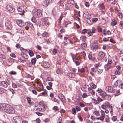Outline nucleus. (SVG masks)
Here are the masks:
<instances>
[{
  "label": "nucleus",
  "instance_id": "37",
  "mask_svg": "<svg viewBox=\"0 0 123 123\" xmlns=\"http://www.w3.org/2000/svg\"><path fill=\"white\" fill-rule=\"evenodd\" d=\"M64 39L65 41L64 42H65L66 43H68V41H69V39L67 37H64Z\"/></svg>",
  "mask_w": 123,
  "mask_h": 123
},
{
  "label": "nucleus",
  "instance_id": "39",
  "mask_svg": "<svg viewBox=\"0 0 123 123\" xmlns=\"http://www.w3.org/2000/svg\"><path fill=\"white\" fill-rule=\"evenodd\" d=\"M62 120V118L61 117H59L58 119L57 123H61Z\"/></svg>",
  "mask_w": 123,
  "mask_h": 123
},
{
  "label": "nucleus",
  "instance_id": "23",
  "mask_svg": "<svg viewBox=\"0 0 123 123\" xmlns=\"http://www.w3.org/2000/svg\"><path fill=\"white\" fill-rule=\"evenodd\" d=\"M68 74V76L71 78H74L75 77V74L73 73L70 72Z\"/></svg>",
  "mask_w": 123,
  "mask_h": 123
},
{
  "label": "nucleus",
  "instance_id": "24",
  "mask_svg": "<svg viewBox=\"0 0 123 123\" xmlns=\"http://www.w3.org/2000/svg\"><path fill=\"white\" fill-rule=\"evenodd\" d=\"M21 54L22 57L24 59H27L28 58V56L25 54H24L23 53H21Z\"/></svg>",
  "mask_w": 123,
  "mask_h": 123
},
{
  "label": "nucleus",
  "instance_id": "47",
  "mask_svg": "<svg viewBox=\"0 0 123 123\" xmlns=\"http://www.w3.org/2000/svg\"><path fill=\"white\" fill-rule=\"evenodd\" d=\"M78 71L81 73H83L84 72V70L83 68H82L80 69H78Z\"/></svg>",
  "mask_w": 123,
  "mask_h": 123
},
{
  "label": "nucleus",
  "instance_id": "33",
  "mask_svg": "<svg viewBox=\"0 0 123 123\" xmlns=\"http://www.w3.org/2000/svg\"><path fill=\"white\" fill-rule=\"evenodd\" d=\"M28 53L31 56H32L34 55V53L32 51L30 50L28 51Z\"/></svg>",
  "mask_w": 123,
  "mask_h": 123
},
{
  "label": "nucleus",
  "instance_id": "8",
  "mask_svg": "<svg viewBox=\"0 0 123 123\" xmlns=\"http://www.w3.org/2000/svg\"><path fill=\"white\" fill-rule=\"evenodd\" d=\"M25 25L26 26L25 27V28L26 30H28L29 29V27L31 29H32L33 28V26L32 24L29 22H26L25 23Z\"/></svg>",
  "mask_w": 123,
  "mask_h": 123
},
{
  "label": "nucleus",
  "instance_id": "15",
  "mask_svg": "<svg viewBox=\"0 0 123 123\" xmlns=\"http://www.w3.org/2000/svg\"><path fill=\"white\" fill-rule=\"evenodd\" d=\"M59 98L63 102L65 101V99L64 95L61 93L59 94L58 95Z\"/></svg>",
  "mask_w": 123,
  "mask_h": 123
},
{
  "label": "nucleus",
  "instance_id": "55",
  "mask_svg": "<svg viewBox=\"0 0 123 123\" xmlns=\"http://www.w3.org/2000/svg\"><path fill=\"white\" fill-rule=\"evenodd\" d=\"M106 23V21L105 19H104L103 18H102V20L101 21V23L103 24H104Z\"/></svg>",
  "mask_w": 123,
  "mask_h": 123
},
{
  "label": "nucleus",
  "instance_id": "2",
  "mask_svg": "<svg viewBox=\"0 0 123 123\" xmlns=\"http://www.w3.org/2000/svg\"><path fill=\"white\" fill-rule=\"evenodd\" d=\"M38 108L36 109V111L40 112L44 111L45 109V108L44 105L41 103H39L38 105Z\"/></svg>",
  "mask_w": 123,
  "mask_h": 123
},
{
  "label": "nucleus",
  "instance_id": "27",
  "mask_svg": "<svg viewBox=\"0 0 123 123\" xmlns=\"http://www.w3.org/2000/svg\"><path fill=\"white\" fill-rule=\"evenodd\" d=\"M68 5L72 6L74 3V1L73 0H70L68 2Z\"/></svg>",
  "mask_w": 123,
  "mask_h": 123
},
{
  "label": "nucleus",
  "instance_id": "46",
  "mask_svg": "<svg viewBox=\"0 0 123 123\" xmlns=\"http://www.w3.org/2000/svg\"><path fill=\"white\" fill-rule=\"evenodd\" d=\"M82 41L85 42L86 40V37L85 36H83L82 37Z\"/></svg>",
  "mask_w": 123,
  "mask_h": 123
},
{
  "label": "nucleus",
  "instance_id": "18",
  "mask_svg": "<svg viewBox=\"0 0 123 123\" xmlns=\"http://www.w3.org/2000/svg\"><path fill=\"white\" fill-rule=\"evenodd\" d=\"M111 67V65L109 64H107L104 66L105 70L106 71L108 70Z\"/></svg>",
  "mask_w": 123,
  "mask_h": 123
},
{
  "label": "nucleus",
  "instance_id": "61",
  "mask_svg": "<svg viewBox=\"0 0 123 123\" xmlns=\"http://www.w3.org/2000/svg\"><path fill=\"white\" fill-rule=\"evenodd\" d=\"M64 2L63 1L61 0H60L59 2V5L62 6Z\"/></svg>",
  "mask_w": 123,
  "mask_h": 123
},
{
  "label": "nucleus",
  "instance_id": "10",
  "mask_svg": "<svg viewBox=\"0 0 123 123\" xmlns=\"http://www.w3.org/2000/svg\"><path fill=\"white\" fill-rule=\"evenodd\" d=\"M104 56V52L102 51H100L99 53L97 58L98 60H101L103 58Z\"/></svg>",
  "mask_w": 123,
  "mask_h": 123
},
{
  "label": "nucleus",
  "instance_id": "50",
  "mask_svg": "<svg viewBox=\"0 0 123 123\" xmlns=\"http://www.w3.org/2000/svg\"><path fill=\"white\" fill-rule=\"evenodd\" d=\"M12 87L14 88H17V86L16 84L15 83H13L12 85Z\"/></svg>",
  "mask_w": 123,
  "mask_h": 123
},
{
  "label": "nucleus",
  "instance_id": "1",
  "mask_svg": "<svg viewBox=\"0 0 123 123\" xmlns=\"http://www.w3.org/2000/svg\"><path fill=\"white\" fill-rule=\"evenodd\" d=\"M42 11L40 9H34L32 11L33 16L36 18L40 17L42 15Z\"/></svg>",
  "mask_w": 123,
  "mask_h": 123
},
{
  "label": "nucleus",
  "instance_id": "42",
  "mask_svg": "<svg viewBox=\"0 0 123 123\" xmlns=\"http://www.w3.org/2000/svg\"><path fill=\"white\" fill-rule=\"evenodd\" d=\"M104 118V117H102L101 116V117H97L96 118V119L97 120H99V119L102 121H103Z\"/></svg>",
  "mask_w": 123,
  "mask_h": 123
},
{
  "label": "nucleus",
  "instance_id": "52",
  "mask_svg": "<svg viewBox=\"0 0 123 123\" xmlns=\"http://www.w3.org/2000/svg\"><path fill=\"white\" fill-rule=\"evenodd\" d=\"M20 50L21 51H22V52H25L27 51V50L24 49L22 47H21L20 49Z\"/></svg>",
  "mask_w": 123,
  "mask_h": 123
},
{
  "label": "nucleus",
  "instance_id": "12",
  "mask_svg": "<svg viewBox=\"0 0 123 123\" xmlns=\"http://www.w3.org/2000/svg\"><path fill=\"white\" fill-rule=\"evenodd\" d=\"M52 1V0H45L43 2V6L47 7L51 3Z\"/></svg>",
  "mask_w": 123,
  "mask_h": 123
},
{
  "label": "nucleus",
  "instance_id": "11",
  "mask_svg": "<svg viewBox=\"0 0 123 123\" xmlns=\"http://www.w3.org/2000/svg\"><path fill=\"white\" fill-rule=\"evenodd\" d=\"M6 8L10 12L12 13L15 10L14 8L13 7L9 5L7 6Z\"/></svg>",
  "mask_w": 123,
  "mask_h": 123
},
{
  "label": "nucleus",
  "instance_id": "60",
  "mask_svg": "<svg viewBox=\"0 0 123 123\" xmlns=\"http://www.w3.org/2000/svg\"><path fill=\"white\" fill-rule=\"evenodd\" d=\"M117 94H115V96H117L119 94L120 91L119 90H117L116 91Z\"/></svg>",
  "mask_w": 123,
  "mask_h": 123
},
{
  "label": "nucleus",
  "instance_id": "57",
  "mask_svg": "<svg viewBox=\"0 0 123 123\" xmlns=\"http://www.w3.org/2000/svg\"><path fill=\"white\" fill-rule=\"evenodd\" d=\"M97 102H101L102 101V99L99 97H98L97 98Z\"/></svg>",
  "mask_w": 123,
  "mask_h": 123
},
{
  "label": "nucleus",
  "instance_id": "35",
  "mask_svg": "<svg viewBox=\"0 0 123 123\" xmlns=\"http://www.w3.org/2000/svg\"><path fill=\"white\" fill-rule=\"evenodd\" d=\"M9 73L10 74L12 75H15L17 74V73L16 72L13 71H11L10 72H9Z\"/></svg>",
  "mask_w": 123,
  "mask_h": 123
},
{
  "label": "nucleus",
  "instance_id": "32",
  "mask_svg": "<svg viewBox=\"0 0 123 123\" xmlns=\"http://www.w3.org/2000/svg\"><path fill=\"white\" fill-rule=\"evenodd\" d=\"M118 80H117L114 83V84L113 85V86L114 87H116L118 85Z\"/></svg>",
  "mask_w": 123,
  "mask_h": 123
},
{
  "label": "nucleus",
  "instance_id": "59",
  "mask_svg": "<svg viewBox=\"0 0 123 123\" xmlns=\"http://www.w3.org/2000/svg\"><path fill=\"white\" fill-rule=\"evenodd\" d=\"M35 113L36 114L38 115L39 116H41L43 114L42 113L38 112H36Z\"/></svg>",
  "mask_w": 123,
  "mask_h": 123
},
{
  "label": "nucleus",
  "instance_id": "26",
  "mask_svg": "<svg viewBox=\"0 0 123 123\" xmlns=\"http://www.w3.org/2000/svg\"><path fill=\"white\" fill-rule=\"evenodd\" d=\"M88 57L89 59L91 60H94L95 59L94 57H92L91 54H89Z\"/></svg>",
  "mask_w": 123,
  "mask_h": 123
},
{
  "label": "nucleus",
  "instance_id": "53",
  "mask_svg": "<svg viewBox=\"0 0 123 123\" xmlns=\"http://www.w3.org/2000/svg\"><path fill=\"white\" fill-rule=\"evenodd\" d=\"M88 96L86 93H83L82 95V97L83 98H85L86 97Z\"/></svg>",
  "mask_w": 123,
  "mask_h": 123
},
{
  "label": "nucleus",
  "instance_id": "30",
  "mask_svg": "<svg viewBox=\"0 0 123 123\" xmlns=\"http://www.w3.org/2000/svg\"><path fill=\"white\" fill-rule=\"evenodd\" d=\"M88 30L86 29H83L82 31H81V33L82 34H84L85 33H87V32H88Z\"/></svg>",
  "mask_w": 123,
  "mask_h": 123
},
{
  "label": "nucleus",
  "instance_id": "38",
  "mask_svg": "<svg viewBox=\"0 0 123 123\" xmlns=\"http://www.w3.org/2000/svg\"><path fill=\"white\" fill-rule=\"evenodd\" d=\"M97 29L98 31V32H100L102 31V29L101 27L99 26H97Z\"/></svg>",
  "mask_w": 123,
  "mask_h": 123
},
{
  "label": "nucleus",
  "instance_id": "4",
  "mask_svg": "<svg viewBox=\"0 0 123 123\" xmlns=\"http://www.w3.org/2000/svg\"><path fill=\"white\" fill-rule=\"evenodd\" d=\"M13 123H22L23 121L21 117L19 116H16L13 117Z\"/></svg>",
  "mask_w": 123,
  "mask_h": 123
},
{
  "label": "nucleus",
  "instance_id": "64",
  "mask_svg": "<svg viewBox=\"0 0 123 123\" xmlns=\"http://www.w3.org/2000/svg\"><path fill=\"white\" fill-rule=\"evenodd\" d=\"M35 17H33L31 19L32 20V22L34 23H35L36 21V19L35 18Z\"/></svg>",
  "mask_w": 123,
  "mask_h": 123
},
{
  "label": "nucleus",
  "instance_id": "62",
  "mask_svg": "<svg viewBox=\"0 0 123 123\" xmlns=\"http://www.w3.org/2000/svg\"><path fill=\"white\" fill-rule=\"evenodd\" d=\"M10 56L12 57L15 58L16 57V56L15 54L14 53L11 54H10Z\"/></svg>",
  "mask_w": 123,
  "mask_h": 123
},
{
  "label": "nucleus",
  "instance_id": "6",
  "mask_svg": "<svg viewBox=\"0 0 123 123\" xmlns=\"http://www.w3.org/2000/svg\"><path fill=\"white\" fill-rule=\"evenodd\" d=\"M48 20L47 18L45 17H43L41 19L40 23L41 25H45L47 24H48Z\"/></svg>",
  "mask_w": 123,
  "mask_h": 123
},
{
  "label": "nucleus",
  "instance_id": "41",
  "mask_svg": "<svg viewBox=\"0 0 123 123\" xmlns=\"http://www.w3.org/2000/svg\"><path fill=\"white\" fill-rule=\"evenodd\" d=\"M100 112L101 114V116L102 117H103L104 118L105 113L104 111H103L101 110L100 111Z\"/></svg>",
  "mask_w": 123,
  "mask_h": 123
},
{
  "label": "nucleus",
  "instance_id": "3",
  "mask_svg": "<svg viewBox=\"0 0 123 123\" xmlns=\"http://www.w3.org/2000/svg\"><path fill=\"white\" fill-rule=\"evenodd\" d=\"M4 112L9 114H13L14 113V108L11 107V106L9 105V106L7 107Z\"/></svg>",
  "mask_w": 123,
  "mask_h": 123
},
{
  "label": "nucleus",
  "instance_id": "54",
  "mask_svg": "<svg viewBox=\"0 0 123 123\" xmlns=\"http://www.w3.org/2000/svg\"><path fill=\"white\" fill-rule=\"evenodd\" d=\"M120 73V72L116 70L115 72V74L116 75H119Z\"/></svg>",
  "mask_w": 123,
  "mask_h": 123
},
{
  "label": "nucleus",
  "instance_id": "16",
  "mask_svg": "<svg viewBox=\"0 0 123 123\" xmlns=\"http://www.w3.org/2000/svg\"><path fill=\"white\" fill-rule=\"evenodd\" d=\"M87 22L88 23H90L89 22H91V20H92L93 22H96L98 20L97 18H87Z\"/></svg>",
  "mask_w": 123,
  "mask_h": 123
},
{
  "label": "nucleus",
  "instance_id": "20",
  "mask_svg": "<svg viewBox=\"0 0 123 123\" xmlns=\"http://www.w3.org/2000/svg\"><path fill=\"white\" fill-rule=\"evenodd\" d=\"M88 90L89 91L90 93H91L92 95H93L95 94V92L94 91L91 87L88 88Z\"/></svg>",
  "mask_w": 123,
  "mask_h": 123
},
{
  "label": "nucleus",
  "instance_id": "43",
  "mask_svg": "<svg viewBox=\"0 0 123 123\" xmlns=\"http://www.w3.org/2000/svg\"><path fill=\"white\" fill-rule=\"evenodd\" d=\"M46 80L47 81H53V79L52 78L50 77H48L47 79Z\"/></svg>",
  "mask_w": 123,
  "mask_h": 123
},
{
  "label": "nucleus",
  "instance_id": "40",
  "mask_svg": "<svg viewBox=\"0 0 123 123\" xmlns=\"http://www.w3.org/2000/svg\"><path fill=\"white\" fill-rule=\"evenodd\" d=\"M72 111L74 115H75L76 113V109L74 108H73L72 109Z\"/></svg>",
  "mask_w": 123,
  "mask_h": 123
},
{
  "label": "nucleus",
  "instance_id": "25",
  "mask_svg": "<svg viewBox=\"0 0 123 123\" xmlns=\"http://www.w3.org/2000/svg\"><path fill=\"white\" fill-rule=\"evenodd\" d=\"M98 47V46L97 45L94 44L91 46V48L93 50L96 49H97Z\"/></svg>",
  "mask_w": 123,
  "mask_h": 123
},
{
  "label": "nucleus",
  "instance_id": "17",
  "mask_svg": "<svg viewBox=\"0 0 123 123\" xmlns=\"http://www.w3.org/2000/svg\"><path fill=\"white\" fill-rule=\"evenodd\" d=\"M43 66L45 68H49V64L48 62H44L43 63Z\"/></svg>",
  "mask_w": 123,
  "mask_h": 123
},
{
  "label": "nucleus",
  "instance_id": "58",
  "mask_svg": "<svg viewBox=\"0 0 123 123\" xmlns=\"http://www.w3.org/2000/svg\"><path fill=\"white\" fill-rule=\"evenodd\" d=\"M53 109V110L56 111H58L59 110L58 108L56 106H54Z\"/></svg>",
  "mask_w": 123,
  "mask_h": 123
},
{
  "label": "nucleus",
  "instance_id": "14",
  "mask_svg": "<svg viewBox=\"0 0 123 123\" xmlns=\"http://www.w3.org/2000/svg\"><path fill=\"white\" fill-rule=\"evenodd\" d=\"M17 24L20 27H22L24 25V24L21 20H17L16 21Z\"/></svg>",
  "mask_w": 123,
  "mask_h": 123
},
{
  "label": "nucleus",
  "instance_id": "44",
  "mask_svg": "<svg viewBox=\"0 0 123 123\" xmlns=\"http://www.w3.org/2000/svg\"><path fill=\"white\" fill-rule=\"evenodd\" d=\"M11 81V80H10L8 79H7L6 81V82L7 84L9 85L10 84Z\"/></svg>",
  "mask_w": 123,
  "mask_h": 123
},
{
  "label": "nucleus",
  "instance_id": "48",
  "mask_svg": "<svg viewBox=\"0 0 123 123\" xmlns=\"http://www.w3.org/2000/svg\"><path fill=\"white\" fill-rule=\"evenodd\" d=\"M117 116H113V117H112L111 118H112V120L114 121H116V120H117Z\"/></svg>",
  "mask_w": 123,
  "mask_h": 123
},
{
  "label": "nucleus",
  "instance_id": "49",
  "mask_svg": "<svg viewBox=\"0 0 123 123\" xmlns=\"http://www.w3.org/2000/svg\"><path fill=\"white\" fill-rule=\"evenodd\" d=\"M100 7L102 9H103L104 8V3H102L100 5Z\"/></svg>",
  "mask_w": 123,
  "mask_h": 123
},
{
  "label": "nucleus",
  "instance_id": "19",
  "mask_svg": "<svg viewBox=\"0 0 123 123\" xmlns=\"http://www.w3.org/2000/svg\"><path fill=\"white\" fill-rule=\"evenodd\" d=\"M1 85H3L4 87L5 88H6L8 86L7 84L5 81H2L1 82Z\"/></svg>",
  "mask_w": 123,
  "mask_h": 123
},
{
  "label": "nucleus",
  "instance_id": "51",
  "mask_svg": "<svg viewBox=\"0 0 123 123\" xmlns=\"http://www.w3.org/2000/svg\"><path fill=\"white\" fill-rule=\"evenodd\" d=\"M27 99L28 102L29 104L31 103V98L29 97H27Z\"/></svg>",
  "mask_w": 123,
  "mask_h": 123
},
{
  "label": "nucleus",
  "instance_id": "21",
  "mask_svg": "<svg viewBox=\"0 0 123 123\" xmlns=\"http://www.w3.org/2000/svg\"><path fill=\"white\" fill-rule=\"evenodd\" d=\"M87 43L86 42L82 43L81 45L82 49H83L85 48L87 46Z\"/></svg>",
  "mask_w": 123,
  "mask_h": 123
},
{
  "label": "nucleus",
  "instance_id": "22",
  "mask_svg": "<svg viewBox=\"0 0 123 123\" xmlns=\"http://www.w3.org/2000/svg\"><path fill=\"white\" fill-rule=\"evenodd\" d=\"M117 24V21L115 19H112L111 25L112 26H114L115 25Z\"/></svg>",
  "mask_w": 123,
  "mask_h": 123
},
{
  "label": "nucleus",
  "instance_id": "31",
  "mask_svg": "<svg viewBox=\"0 0 123 123\" xmlns=\"http://www.w3.org/2000/svg\"><path fill=\"white\" fill-rule=\"evenodd\" d=\"M18 61L19 62L23 63V62H26V60H23L21 57H19L18 59Z\"/></svg>",
  "mask_w": 123,
  "mask_h": 123
},
{
  "label": "nucleus",
  "instance_id": "13",
  "mask_svg": "<svg viewBox=\"0 0 123 123\" xmlns=\"http://www.w3.org/2000/svg\"><path fill=\"white\" fill-rule=\"evenodd\" d=\"M105 89L106 91L110 93H112L113 91V88L110 86H107L106 87Z\"/></svg>",
  "mask_w": 123,
  "mask_h": 123
},
{
  "label": "nucleus",
  "instance_id": "56",
  "mask_svg": "<svg viewBox=\"0 0 123 123\" xmlns=\"http://www.w3.org/2000/svg\"><path fill=\"white\" fill-rule=\"evenodd\" d=\"M56 72L57 74H60L61 73V70L60 69H58L57 70Z\"/></svg>",
  "mask_w": 123,
  "mask_h": 123
},
{
  "label": "nucleus",
  "instance_id": "5",
  "mask_svg": "<svg viewBox=\"0 0 123 123\" xmlns=\"http://www.w3.org/2000/svg\"><path fill=\"white\" fill-rule=\"evenodd\" d=\"M9 106V105L5 103H2L0 104V110L3 111L4 112L7 107Z\"/></svg>",
  "mask_w": 123,
  "mask_h": 123
},
{
  "label": "nucleus",
  "instance_id": "7",
  "mask_svg": "<svg viewBox=\"0 0 123 123\" xmlns=\"http://www.w3.org/2000/svg\"><path fill=\"white\" fill-rule=\"evenodd\" d=\"M25 6H21L17 8L18 11L19 12V14L20 15L24 14L25 12Z\"/></svg>",
  "mask_w": 123,
  "mask_h": 123
},
{
  "label": "nucleus",
  "instance_id": "45",
  "mask_svg": "<svg viewBox=\"0 0 123 123\" xmlns=\"http://www.w3.org/2000/svg\"><path fill=\"white\" fill-rule=\"evenodd\" d=\"M118 16L119 17L121 18H123V16L122 15V13L121 12H119L118 13Z\"/></svg>",
  "mask_w": 123,
  "mask_h": 123
},
{
  "label": "nucleus",
  "instance_id": "9",
  "mask_svg": "<svg viewBox=\"0 0 123 123\" xmlns=\"http://www.w3.org/2000/svg\"><path fill=\"white\" fill-rule=\"evenodd\" d=\"M5 25L6 28L9 30H11L12 29V25L10 21L9 20H7L6 22Z\"/></svg>",
  "mask_w": 123,
  "mask_h": 123
},
{
  "label": "nucleus",
  "instance_id": "29",
  "mask_svg": "<svg viewBox=\"0 0 123 123\" xmlns=\"http://www.w3.org/2000/svg\"><path fill=\"white\" fill-rule=\"evenodd\" d=\"M31 61L33 65H34L36 62V59L35 58H32L31 60Z\"/></svg>",
  "mask_w": 123,
  "mask_h": 123
},
{
  "label": "nucleus",
  "instance_id": "28",
  "mask_svg": "<svg viewBox=\"0 0 123 123\" xmlns=\"http://www.w3.org/2000/svg\"><path fill=\"white\" fill-rule=\"evenodd\" d=\"M42 36L44 37H49V35L47 33L45 32L42 34Z\"/></svg>",
  "mask_w": 123,
  "mask_h": 123
},
{
  "label": "nucleus",
  "instance_id": "34",
  "mask_svg": "<svg viewBox=\"0 0 123 123\" xmlns=\"http://www.w3.org/2000/svg\"><path fill=\"white\" fill-rule=\"evenodd\" d=\"M93 113L94 114L97 115L98 116L99 115V112L97 110H96L93 111Z\"/></svg>",
  "mask_w": 123,
  "mask_h": 123
},
{
  "label": "nucleus",
  "instance_id": "36",
  "mask_svg": "<svg viewBox=\"0 0 123 123\" xmlns=\"http://www.w3.org/2000/svg\"><path fill=\"white\" fill-rule=\"evenodd\" d=\"M5 90L2 88H0V94H1L4 92Z\"/></svg>",
  "mask_w": 123,
  "mask_h": 123
},
{
  "label": "nucleus",
  "instance_id": "63",
  "mask_svg": "<svg viewBox=\"0 0 123 123\" xmlns=\"http://www.w3.org/2000/svg\"><path fill=\"white\" fill-rule=\"evenodd\" d=\"M9 90L13 94L15 93L14 91L12 89L10 88L9 89Z\"/></svg>",
  "mask_w": 123,
  "mask_h": 123
}]
</instances>
